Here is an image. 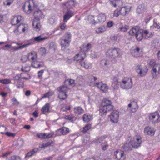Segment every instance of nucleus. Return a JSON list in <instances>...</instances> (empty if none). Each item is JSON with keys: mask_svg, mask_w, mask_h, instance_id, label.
<instances>
[{"mask_svg": "<svg viewBox=\"0 0 160 160\" xmlns=\"http://www.w3.org/2000/svg\"><path fill=\"white\" fill-rule=\"evenodd\" d=\"M113 106L111 100L106 98L103 99L99 108V114L101 116L106 115L107 113L112 110Z\"/></svg>", "mask_w": 160, "mask_h": 160, "instance_id": "nucleus-1", "label": "nucleus"}, {"mask_svg": "<svg viewBox=\"0 0 160 160\" xmlns=\"http://www.w3.org/2000/svg\"><path fill=\"white\" fill-rule=\"evenodd\" d=\"M71 37L72 35L70 33L67 32L63 37L60 38V44L62 50H64L69 46L71 41Z\"/></svg>", "mask_w": 160, "mask_h": 160, "instance_id": "nucleus-2", "label": "nucleus"}, {"mask_svg": "<svg viewBox=\"0 0 160 160\" xmlns=\"http://www.w3.org/2000/svg\"><path fill=\"white\" fill-rule=\"evenodd\" d=\"M106 55L112 58H119L121 57L122 52L119 48H114L109 49L106 52Z\"/></svg>", "mask_w": 160, "mask_h": 160, "instance_id": "nucleus-3", "label": "nucleus"}, {"mask_svg": "<svg viewBox=\"0 0 160 160\" xmlns=\"http://www.w3.org/2000/svg\"><path fill=\"white\" fill-rule=\"evenodd\" d=\"M142 143V138L139 134L135 135L131 138V144L133 147L135 148L141 146Z\"/></svg>", "mask_w": 160, "mask_h": 160, "instance_id": "nucleus-4", "label": "nucleus"}, {"mask_svg": "<svg viewBox=\"0 0 160 160\" xmlns=\"http://www.w3.org/2000/svg\"><path fill=\"white\" fill-rule=\"evenodd\" d=\"M107 138L106 136H102L101 137L94 140L93 142L96 144L100 143L102 147V150L105 151L107 149V148L109 147L107 142L105 140Z\"/></svg>", "mask_w": 160, "mask_h": 160, "instance_id": "nucleus-5", "label": "nucleus"}, {"mask_svg": "<svg viewBox=\"0 0 160 160\" xmlns=\"http://www.w3.org/2000/svg\"><path fill=\"white\" fill-rule=\"evenodd\" d=\"M160 65L158 64H157L156 62V61L155 59H152L149 62V66L151 68H153L151 70V73L153 79H157V75L156 72H157V68H158V70L160 69Z\"/></svg>", "mask_w": 160, "mask_h": 160, "instance_id": "nucleus-6", "label": "nucleus"}, {"mask_svg": "<svg viewBox=\"0 0 160 160\" xmlns=\"http://www.w3.org/2000/svg\"><path fill=\"white\" fill-rule=\"evenodd\" d=\"M150 121L153 124H156L160 122V115L157 111L151 112L149 115Z\"/></svg>", "mask_w": 160, "mask_h": 160, "instance_id": "nucleus-7", "label": "nucleus"}, {"mask_svg": "<svg viewBox=\"0 0 160 160\" xmlns=\"http://www.w3.org/2000/svg\"><path fill=\"white\" fill-rule=\"evenodd\" d=\"M135 70L138 73V76H143L146 75L148 72L147 67L141 65L136 66Z\"/></svg>", "mask_w": 160, "mask_h": 160, "instance_id": "nucleus-8", "label": "nucleus"}, {"mask_svg": "<svg viewBox=\"0 0 160 160\" xmlns=\"http://www.w3.org/2000/svg\"><path fill=\"white\" fill-rule=\"evenodd\" d=\"M119 112L116 110H112L109 115L110 121L114 123H117L119 119Z\"/></svg>", "mask_w": 160, "mask_h": 160, "instance_id": "nucleus-9", "label": "nucleus"}, {"mask_svg": "<svg viewBox=\"0 0 160 160\" xmlns=\"http://www.w3.org/2000/svg\"><path fill=\"white\" fill-rule=\"evenodd\" d=\"M70 132L69 129L65 127H63L57 129L56 131L55 136L65 135Z\"/></svg>", "mask_w": 160, "mask_h": 160, "instance_id": "nucleus-10", "label": "nucleus"}, {"mask_svg": "<svg viewBox=\"0 0 160 160\" xmlns=\"http://www.w3.org/2000/svg\"><path fill=\"white\" fill-rule=\"evenodd\" d=\"M116 160H125L126 155L123 151L120 150H117L114 152Z\"/></svg>", "mask_w": 160, "mask_h": 160, "instance_id": "nucleus-11", "label": "nucleus"}, {"mask_svg": "<svg viewBox=\"0 0 160 160\" xmlns=\"http://www.w3.org/2000/svg\"><path fill=\"white\" fill-rule=\"evenodd\" d=\"M84 56H86L85 54V53H84ZM79 55V54H77L74 57V60L77 61V62H79L81 66L82 67H84L86 69H88L90 68V66H89L88 65L86 64L84 62H83L82 61V60L84 59L85 56L81 57L80 58L81 59H77V58H78Z\"/></svg>", "mask_w": 160, "mask_h": 160, "instance_id": "nucleus-12", "label": "nucleus"}, {"mask_svg": "<svg viewBox=\"0 0 160 160\" xmlns=\"http://www.w3.org/2000/svg\"><path fill=\"white\" fill-rule=\"evenodd\" d=\"M22 8L24 12L27 14H29L31 13L33 8L32 7L29 2H26L24 3Z\"/></svg>", "mask_w": 160, "mask_h": 160, "instance_id": "nucleus-13", "label": "nucleus"}, {"mask_svg": "<svg viewBox=\"0 0 160 160\" xmlns=\"http://www.w3.org/2000/svg\"><path fill=\"white\" fill-rule=\"evenodd\" d=\"M132 81H122L121 83V86L122 88L126 89L131 88L132 84Z\"/></svg>", "mask_w": 160, "mask_h": 160, "instance_id": "nucleus-14", "label": "nucleus"}, {"mask_svg": "<svg viewBox=\"0 0 160 160\" xmlns=\"http://www.w3.org/2000/svg\"><path fill=\"white\" fill-rule=\"evenodd\" d=\"M97 87L100 88L101 91L103 92L106 93L108 92V86L105 83H103L102 81L99 83H97Z\"/></svg>", "mask_w": 160, "mask_h": 160, "instance_id": "nucleus-15", "label": "nucleus"}, {"mask_svg": "<svg viewBox=\"0 0 160 160\" xmlns=\"http://www.w3.org/2000/svg\"><path fill=\"white\" fill-rule=\"evenodd\" d=\"M22 18V17L20 15L14 16L11 19V24L12 25H16L20 22Z\"/></svg>", "mask_w": 160, "mask_h": 160, "instance_id": "nucleus-16", "label": "nucleus"}, {"mask_svg": "<svg viewBox=\"0 0 160 160\" xmlns=\"http://www.w3.org/2000/svg\"><path fill=\"white\" fill-rule=\"evenodd\" d=\"M34 16L35 19L38 21L43 18V15L42 11L40 10H38L35 11L34 13Z\"/></svg>", "mask_w": 160, "mask_h": 160, "instance_id": "nucleus-17", "label": "nucleus"}, {"mask_svg": "<svg viewBox=\"0 0 160 160\" xmlns=\"http://www.w3.org/2000/svg\"><path fill=\"white\" fill-rule=\"evenodd\" d=\"M141 30L139 27L138 26H135L133 27L128 32L129 34L132 36H135L138 32L139 31Z\"/></svg>", "mask_w": 160, "mask_h": 160, "instance_id": "nucleus-18", "label": "nucleus"}, {"mask_svg": "<svg viewBox=\"0 0 160 160\" xmlns=\"http://www.w3.org/2000/svg\"><path fill=\"white\" fill-rule=\"evenodd\" d=\"M155 132V131H154L153 129H151V128L149 126L146 127L144 128V131L145 134L151 136L154 135Z\"/></svg>", "mask_w": 160, "mask_h": 160, "instance_id": "nucleus-19", "label": "nucleus"}, {"mask_svg": "<svg viewBox=\"0 0 160 160\" xmlns=\"http://www.w3.org/2000/svg\"><path fill=\"white\" fill-rule=\"evenodd\" d=\"M64 117L65 119L72 123H74L77 119L76 117L72 113L65 115Z\"/></svg>", "mask_w": 160, "mask_h": 160, "instance_id": "nucleus-20", "label": "nucleus"}, {"mask_svg": "<svg viewBox=\"0 0 160 160\" xmlns=\"http://www.w3.org/2000/svg\"><path fill=\"white\" fill-rule=\"evenodd\" d=\"M73 15V13L72 11L69 9L68 10L65 14L63 16V21L64 22H66Z\"/></svg>", "mask_w": 160, "mask_h": 160, "instance_id": "nucleus-21", "label": "nucleus"}, {"mask_svg": "<svg viewBox=\"0 0 160 160\" xmlns=\"http://www.w3.org/2000/svg\"><path fill=\"white\" fill-rule=\"evenodd\" d=\"M130 11V9L126 6L122 7L119 11L120 13L122 16H125L128 14Z\"/></svg>", "mask_w": 160, "mask_h": 160, "instance_id": "nucleus-22", "label": "nucleus"}, {"mask_svg": "<svg viewBox=\"0 0 160 160\" xmlns=\"http://www.w3.org/2000/svg\"><path fill=\"white\" fill-rule=\"evenodd\" d=\"M73 112L75 114L80 115L84 112L83 109L80 106H76L73 108Z\"/></svg>", "mask_w": 160, "mask_h": 160, "instance_id": "nucleus-23", "label": "nucleus"}, {"mask_svg": "<svg viewBox=\"0 0 160 160\" xmlns=\"http://www.w3.org/2000/svg\"><path fill=\"white\" fill-rule=\"evenodd\" d=\"M41 111L42 114H45L47 112H49L50 110V104L49 103H46L41 109Z\"/></svg>", "mask_w": 160, "mask_h": 160, "instance_id": "nucleus-24", "label": "nucleus"}, {"mask_svg": "<svg viewBox=\"0 0 160 160\" xmlns=\"http://www.w3.org/2000/svg\"><path fill=\"white\" fill-rule=\"evenodd\" d=\"M129 29V26L125 24L123 25L122 23H121L119 25V27L118 28V29L120 31L122 32H126Z\"/></svg>", "mask_w": 160, "mask_h": 160, "instance_id": "nucleus-25", "label": "nucleus"}, {"mask_svg": "<svg viewBox=\"0 0 160 160\" xmlns=\"http://www.w3.org/2000/svg\"><path fill=\"white\" fill-rule=\"evenodd\" d=\"M57 90L58 92H61L67 93L70 90V89L67 87L62 85L58 87L57 88Z\"/></svg>", "mask_w": 160, "mask_h": 160, "instance_id": "nucleus-26", "label": "nucleus"}, {"mask_svg": "<svg viewBox=\"0 0 160 160\" xmlns=\"http://www.w3.org/2000/svg\"><path fill=\"white\" fill-rule=\"evenodd\" d=\"M64 4L68 8H71L74 6L75 3L73 0H71L65 2Z\"/></svg>", "mask_w": 160, "mask_h": 160, "instance_id": "nucleus-27", "label": "nucleus"}, {"mask_svg": "<svg viewBox=\"0 0 160 160\" xmlns=\"http://www.w3.org/2000/svg\"><path fill=\"white\" fill-rule=\"evenodd\" d=\"M105 16L103 15H100L97 17V18L94 20L96 23H99L103 22L105 20Z\"/></svg>", "mask_w": 160, "mask_h": 160, "instance_id": "nucleus-28", "label": "nucleus"}, {"mask_svg": "<svg viewBox=\"0 0 160 160\" xmlns=\"http://www.w3.org/2000/svg\"><path fill=\"white\" fill-rule=\"evenodd\" d=\"M82 119L84 122H88L92 119V115L85 114L83 115Z\"/></svg>", "mask_w": 160, "mask_h": 160, "instance_id": "nucleus-29", "label": "nucleus"}, {"mask_svg": "<svg viewBox=\"0 0 160 160\" xmlns=\"http://www.w3.org/2000/svg\"><path fill=\"white\" fill-rule=\"evenodd\" d=\"M137 40L138 41H141L143 38V31L141 29L138 32V33L135 36Z\"/></svg>", "mask_w": 160, "mask_h": 160, "instance_id": "nucleus-30", "label": "nucleus"}, {"mask_svg": "<svg viewBox=\"0 0 160 160\" xmlns=\"http://www.w3.org/2000/svg\"><path fill=\"white\" fill-rule=\"evenodd\" d=\"M47 37H42L41 35L35 37L34 38V41L36 42H41L44 41L47 38Z\"/></svg>", "mask_w": 160, "mask_h": 160, "instance_id": "nucleus-31", "label": "nucleus"}, {"mask_svg": "<svg viewBox=\"0 0 160 160\" xmlns=\"http://www.w3.org/2000/svg\"><path fill=\"white\" fill-rule=\"evenodd\" d=\"M59 93L58 95V98L61 100H65L68 98V95L67 93L61 92H59Z\"/></svg>", "mask_w": 160, "mask_h": 160, "instance_id": "nucleus-32", "label": "nucleus"}, {"mask_svg": "<svg viewBox=\"0 0 160 160\" xmlns=\"http://www.w3.org/2000/svg\"><path fill=\"white\" fill-rule=\"evenodd\" d=\"M38 148H34L31 150L26 155L25 157H30L33 155L35 153L38 152Z\"/></svg>", "mask_w": 160, "mask_h": 160, "instance_id": "nucleus-33", "label": "nucleus"}, {"mask_svg": "<svg viewBox=\"0 0 160 160\" xmlns=\"http://www.w3.org/2000/svg\"><path fill=\"white\" fill-rule=\"evenodd\" d=\"M92 125L91 124H87L82 128L81 129V131L83 132H86L88 131L91 128Z\"/></svg>", "mask_w": 160, "mask_h": 160, "instance_id": "nucleus-34", "label": "nucleus"}, {"mask_svg": "<svg viewBox=\"0 0 160 160\" xmlns=\"http://www.w3.org/2000/svg\"><path fill=\"white\" fill-rule=\"evenodd\" d=\"M32 26L36 29V30L38 31L41 28V25L39 21L36 22L35 20L32 22Z\"/></svg>", "mask_w": 160, "mask_h": 160, "instance_id": "nucleus-35", "label": "nucleus"}, {"mask_svg": "<svg viewBox=\"0 0 160 160\" xmlns=\"http://www.w3.org/2000/svg\"><path fill=\"white\" fill-rule=\"evenodd\" d=\"M54 143V141L52 140H49V141L45 143H43L40 148H44L48 147L50 146L51 144Z\"/></svg>", "mask_w": 160, "mask_h": 160, "instance_id": "nucleus-36", "label": "nucleus"}, {"mask_svg": "<svg viewBox=\"0 0 160 160\" xmlns=\"http://www.w3.org/2000/svg\"><path fill=\"white\" fill-rule=\"evenodd\" d=\"M106 30V28L105 26H102L96 29L95 32L97 34H99L104 32Z\"/></svg>", "mask_w": 160, "mask_h": 160, "instance_id": "nucleus-37", "label": "nucleus"}, {"mask_svg": "<svg viewBox=\"0 0 160 160\" xmlns=\"http://www.w3.org/2000/svg\"><path fill=\"white\" fill-rule=\"evenodd\" d=\"M30 43H28V44H23L22 46H20L17 47H12V48L14 50L17 51L19 49H21L23 48H25L28 46L30 45Z\"/></svg>", "mask_w": 160, "mask_h": 160, "instance_id": "nucleus-38", "label": "nucleus"}, {"mask_svg": "<svg viewBox=\"0 0 160 160\" xmlns=\"http://www.w3.org/2000/svg\"><path fill=\"white\" fill-rule=\"evenodd\" d=\"M40 62L35 61L32 62V66L34 68H38L40 67H43V64H40Z\"/></svg>", "mask_w": 160, "mask_h": 160, "instance_id": "nucleus-39", "label": "nucleus"}, {"mask_svg": "<svg viewBox=\"0 0 160 160\" xmlns=\"http://www.w3.org/2000/svg\"><path fill=\"white\" fill-rule=\"evenodd\" d=\"M71 109V108L70 105L67 106L65 105L61 107L60 109V111L61 112H65L70 110Z\"/></svg>", "mask_w": 160, "mask_h": 160, "instance_id": "nucleus-40", "label": "nucleus"}, {"mask_svg": "<svg viewBox=\"0 0 160 160\" xmlns=\"http://www.w3.org/2000/svg\"><path fill=\"white\" fill-rule=\"evenodd\" d=\"M7 160H21V158L19 156L14 155L10 157Z\"/></svg>", "mask_w": 160, "mask_h": 160, "instance_id": "nucleus-41", "label": "nucleus"}, {"mask_svg": "<svg viewBox=\"0 0 160 160\" xmlns=\"http://www.w3.org/2000/svg\"><path fill=\"white\" fill-rule=\"evenodd\" d=\"M140 50V49L139 48H136L133 50L132 52V54L135 57H139L140 56V55L139 54H135V53L137 52H138Z\"/></svg>", "mask_w": 160, "mask_h": 160, "instance_id": "nucleus-42", "label": "nucleus"}, {"mask_svg": "<svg viewBox=\"0 0 160 160\" xmlns=\"http://www.w3.org/2000/svg\"><path fill=\"white\" fill-rule=\"evenodd\" d=\"M53 94V93L48 92L43 94V96L41 97L40 99H43L46 98H49Z\"/></svg>", "mask_w": 160, "mask_h": 160, "instance_id": "nucleus-43", "label": "nucleus"}, {"mask_svg": "<svg viewBox=\"0 0 160 160\" xmlns=\"http://www.w3.org/2000/svg\"><path fill=\"white\" fill-rule=\"evenodd\" d=\"M36 136L39 138L42 139H46V133H38L36 134Z\"/></svg>", "mask_w": 160, "mask_h": 160, "instance_id": "nucleus-44", "label": "nucleus"}, {"mask_svg": "<svg viewBox=\"0 0 160 160\" xmlns=\"http://www.w3.org/2000/svg\"><path fill=\"white\" fill-rule=\"evenodd\" d=\"M11 101L13 106H17L19 104V102L14 97L12 99Z\"/></svg>", "mask_w": 160, "mask_h": 160, "instance_id": "nucleus-45", "label": "nucleus"}, {"mask_svg": "<svg viewBox=\"0 0 160 160\" xmlns=\"http://www.w3.org/2000/svg\"><path fill=\"white\" fill-rule=\"evenodd\" d=\"M7 128L6 127L3 125H1L0 126V133L2 134H5V131Z\"/></svg>", "mask_w": 160, "mask_h": 160, "instance_id": "nucleus-46", "label": "nucleus"}, {"mask_svg": "<svg viewBox=\"0 0 160 160\" xmlns=\"http://www.w3.org/2000/svg\"><path fill=\"white\" fill-rule=\"evenodd\" d=\"M16 85L19 88H22L24 85L23 82L22 81H18Z\"/></svg>", "mask_w": 160, "mask_h": 160, "instance_id": "nucleus-47", "label": "nucleus"}, {"mask_svg": "<svg viewBox=\"0 0 160 160\" xmlns=\"http://www.w3.org/2000/svg\"><path fill=\"white\" fill-rule=\"evenodd\" d=\"M14 0H4L3 4L6 6H9L13 2Z\"/></svg>", "mask_w": 160, "mask_h": 160, "instance_id": "nucleus-48", "label": "nucleus"}, {"mask_svg": "<svg viewBox=\"0 0 160 160\" xmlns=\"http://www.w3.org/2000/svg\"><path fill=\"white\" fill-rule=\"evenodd\" d=\"M91 48V44L90 43H88L85 47L83 48V51H87L90 50Z\"/></svg>", "mask_w": 160, "mask_h": 160, "instance_id": "nucleus-49", "label": "nucleus"}, {"mask_svg": "<svg viewBox=\"0 0 160 160\" xmlns=\"http://www.w3.org/2000/svg\"><path fill=\"white\" fill-rule=\"evenodd\" d=\"M75 81H64V83L68 82V84L72 87H74L75 86V83L74 82Z\"/></svg>", "mask_w": 160, "mask_h": 160, "instance_id": "nucleus-50", "label": "nucleus"}, {"mask_svg": "<svg viewBox=\"0 0 160 160\" xmlns=\"http://www.w3.org/2000/svg\"><path fill=\"white\" fill-rule=\"evenodd\" d=\"M152 28H155V29H160V24L159 23H157L156 22H154L152 26L151 27Z\"/></svg>", "mask_w": 160, "mask_h": 160, "instance_id": "nucleus-51", "label": "nucleus"}, {"mask_svg": "<svg viewBox=\"0 0 160 160\" xmlns=\"http://www.w3.org/2000/svg\"><path fill=\"white\" fill-rule=\"evenodd\" d=\"M5 134L8 137H11L14 138L15 137V134L13 133H12L10 132H6Z\"/></svg>", "mask_w": 160, "mask_h": 160, "instance_id": "nucleus-52", "label": "nucleus"}, {"mask_svg": "<svg viewBox=\"0 0 160 160\" xmlns=\"http://www.w3.org/2000/svg\"><path fill=\"white\" fill-rule=\"evenodd\" d=\"M54 135V134L53 132H51L47 134L46 133V139L52 138L53 136Z\"/></svg>", "mask_w": 160, "mask_h": 160, "instance_id": "nucleus-53", "label": "nucleus"}, {"mask_svg": "<svg viewBox=\"0 0 160 160\" xmlns=\"http://www.w3.org/2000/svg\"><path fill=\"white\" fill-rule=\"evenodd\" d=\"M21 29H22L23 32H24L25 30V28L24 27L23 25L22 24H20V25L18 26L17 28V30H19Z\"/></svg>", "mask_w": 160, "mask_h": 160, "instance_id": "nucleus-54", "label": "nucleus"}, {"mask_svg": "<svg viewBox=\"0 0 160 160\" xmlns=\"http://www.w3.org/2000/svg\"><path fill=\"white\" fill-rule=\"evenodd\" d=\"M39 51L40 54L43 55L46 53V49L44 48H42L40 49Z\"/></svg>", "mask_w": 160, "mask_h": 160, "instance_id": "nucleus-55", "label": "nucleus"}, {"mask_svg": "<svg viewBox=\"0 0 160 160\" xmlns=\"http://www.w3.org/2000/svg\"><path fill=\"white\" fill-rule=\"evenodd\" d=\"M90 138L89 136H84L83 137L82 141L84 142H86L87 141L89 140Z\"/></svg>", "mask_w": 160, "mask_h": 160, "instance_id": "nucleus-56", "label": "nucleus"}, {"mask_svg": "<svg viewBox=\"0 0 160 160\" xmlns=\"http://www.w3.org/2000/svg\"><path fill=\"white\" fill-rule=\"evenodd\" d=\"M44 70H42L38 72V77L39 79H42V75L43 73Z\"/></svg>", "mask_w": 160, "mask_h": 160, "instance_id": "nucleus-57", "label": "nucleus"}, {"mask_svg": "<svg viewBox=\"0 0 160 160\" xmlns=\"http://www.w3.org/2000/svg\"><path fill=\"white\" fill-rule=\"evenodd\" d=\"M113 25V22L112 21H110L107 23V27L110 28Z\"/></svg>", "mask_w": 160, "mask_h": 160, "instance_id": "nucleus-58", "label": "nucleus"}, {"mask_svg": "<svg viewBox=\"0 0 160 160\" xmlns=\"http://www.w3.org/2000/svg\"><path fill=\"white\" fill-rule=\"evenodd\" d=\"M119 11L120 10H115L113 13V16L116 17H118L119 15V13H120Z\"/></svg>", "mask_w": 160, "mask_h": 160, "instance_id": "nucleus-59", "label": "nucleus"}, {"mask_svg": "<svg viewBox=\"0 0 160 160\" xmlns=\"http://www.w3.org/2000/svg\"><path fill=\"white\" fill-rule=\"evenodd\" d=\"M32 115L35 118H37L38 116V111L35 110L32 113Z\"/></svg>", "mask_w": 160, "mask_h": 160, "instance_id": "nucleus-60", "label": "nucleus"}, {"mask_svg": "<svg viewBox=\"0 0 160 160\" xmlns=\"http://www.w3.org/2000/svg\"><path fill=\"white\" fill-rule=\"evenodd\" d=\"M100 63L102 66H106L107 64V61L104 59L102 60Z\"/></svg>", "mask_w": 160, "mask_h": 160, "instance_id": "nucleus-61", "label": "nucleus"}, {"mask_svg": "<svg viewBox=\"0 0 160 160\" xmlns=\"http://www.w3.org/2000/svg\"><path fill=\"white\" fill-rule=\"evenodd\" d=\"M154 33V32H151L150 33L149 32V34H148V36H145V38L146 39H147L148 38H151L152 37L153 34Z\"/></svg>", "mask_w": 160, "mask_h": 160, "instance_id": "nucleus-62", "label": "nucleus"}, {"mask_svg": "<svg viewBox=\"0 0 160 160\" xmlns=\"http://www.w3.org/2000/svg\"><path fill=\"white\" fill-rule=\"evenodd\" d=\"M136 105L137 106V104H136ZM138 107L137 106L136 107H133L132 108V112H135L137 111V110L138 109Z\"/></svg>", "mask_w": 160, "mask_h": 160, "instance_id": "nucleus-63", "label": "nucleus"}, {"mask_svg": "<svg viewBox=\"0 0 160 160\" xmlns=\"http://www.w3.org/2000/svg\"><path fill=\"white\" fill-rule=\"evenodd\" d=\"M11 81H0V82L4 84H7L10 83Z\"/></svg>", "mask_w": 160, "mask_h": 160, "instance_id": "nucleus-64", "label": "nucleus"}]
</instances>
